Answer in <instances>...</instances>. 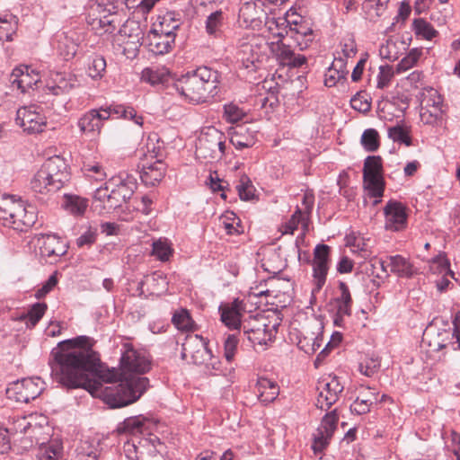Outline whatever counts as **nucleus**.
<instances>
[{
    "label": "nucleus",
    "instance_id": "nucleus-50",
    "mask_svg": "<svg viewBox=\"0 0 460 460\" xmlns=\"http://www.w3.org/2000/svg\"><path fill=\"white\" fill-rule=\"evenodd\" d=\"M120 5V0H97L92 8L93 12L98 13L100 15L108 13L117 14Z\"/></svg>",
    "mask_w": 460,
    "mask_h": 460
},
{
    "label": "nucleus",
    "instance_id": "nucleus-14",
    "mask_svg": "<svg viewBox=\"0 0 460 460\" xmlns=\"http://www.w3.org/2000/svg\"><path fill=\"white\" fill-rule=\"evenodd\" d=\"M108 187L111 188V199L115 208H119L131 198L136 189V180L127 173H119L108 180Z\"/></svg>",
    "mask_w": 460,
    "mask_h": 460
},
{
    "label": "nucleus",
    "instance_id": "nucleus-36",
    "mask_svg": "<svg viewBox=\"0 0 460 460\" xmlns=\"http://www.w3.org/2000/svg\"><path fill=\"white\" fill-rule=\"evenodd\" d=\"M111 199V188L108 187V181L103 187L98 188L93 195V206L98 213L110 212L115 209Z\"/></svg>",
    "mask_w": 460,
    "mask_h": 460
},
{
    "label": "nucleus",
    "instance_id": "nucleus-25",
    "mask_svg": "<svg viewBox=\"0 0 460 460\" xmlns=\"http://www.w3.org/2000/svg\"><path fill=\"white\" fill-rule=\"evenodd\" d=\"M290 20L286 17L268 16L265 17V28L270 34L268 41L280 42L289 31Z\"/></svg>",
    "mask_w": 460,
    "mask_h": 460
},
{
    "label": "nucleus",
    "instance_id": "nucleus-35",
    "mask_svg": "<svg viewBox=\"0 0 460 460\" xmlns=\"http://www.w3.org/2000/svg\"><path fill=\"white\" fill-rule=\"evenodd\" d=\"M230 142L238 150L252 147L256 142L255 131L246 126H239L232 134Z\"/></svg>",
    "mask_w": 460,
    "mask_h": 460
},
{
    "label": "nucleus",
    "instance_id": "nucleus-64",
    "mask_svg": "<svg viewBox=\"0 0 460 460\" xmlns=\"http://www.w3.org/2000/svg\"><path fill=\"white\" fill-rule=\"evenodd\" d=\"M380 367V361L378 358H367L359 364V371L367 376H372L376 374Z\"/></svg>",
    "mask_w": 460,
    "mask_h": 460
},
{
    "label": "nucleus",
    "instance_id": "nucleus-39",
    "mask_svg": "<svg viewBox=\"0 0 460 460\" xmlns=\"http://www.w3.org/2000/svg\"><path fill=\"white\" fill-rule=\"evenodd\" d=\"M341 296L334 299L336 313L349 316L351 314L352 299L348 286L340 282Z\"/></svg>",
    "mask_w": 460,
    "mask_h": 460
},
{
    "label": "nucleus",
    "instance_id": "nucleus-18",
    "mask_svg": "<svg viewBox=\"0 0 460 460\" xmlns=\"http://www.w3.org/2000/svg\"><path fill=\"white\" fill-rule=\"evenodd\" d=\"M270 50L280 66L296 68L306 63V58L304 55L296 54L290 46L282 41H270Z\"/></svg>",
    "mask_w": 460,
    "mask_h": 460
},
{
    "label": "nucleus",
    "instance_id": "nucleus-4",
    "mask_svg": "<svg viewBox=\"0 0 460 460\" xmlns=\"http://www.w3.org/2000/svg\"><path fill=\"white\" fill-rule=\"evenodd\" d=\"M226 136L215 127L204 128L196 143V155L199 158L221 159L225 154Z\"/></svg>",
    "mask_w": 460,
    "mask_h": 460
},
{
    "label": "nucleus",
    "instance_id": "nucleus-43",
    "mask_svg": "<svg viewBox=\"0 0 460 460\" xmlns=\"http://www.w3.org/2000/svg\"><path fill=\"white\" fill-rule=\"evenodd\" d=\"M47 309V305L44 303H36L31 309L21 315L20 320L24 322L27 327H34L43 316Z\"/></svg>",
    "mask_w": 460,
    "mask_h": 460
},
{
    "label": "nucleus",
    "instance_id": "nucleus-16",
    "mask_svg": "<svg viewBox=\"0 0 460 460\" xmlns=\"http://www.w3.org/2000/svg\"><path fill=\"white\" fill-rule=\"evenodd\" d=\"M330 247L326 244H318L314 251L312 261L313 279L315 290L319 291L326 282L330 266Z\"/></svg>",
    "mask_w": 460,
    "mask_h": 460
},
{
    "label": "nucleus",
    "instance_id": "nucleus-63",
    "mask_svg": "<svg viewBox=\"0 0 460 460\" xmlns=\"http://www.w3.org/2000/svg\"><path fill=\"white\" fill-rule=\"evenodd\" d=\"M397 43L392 40H386L379 49V54L383 58L395 60L399 58Z\"/></svg>",
    "mask_w": 460,
    "mask_h": 460
},
{
    "label": "nucleus",
    "instance_id": "nucleus-27",
    "mask_svg": "<svg viewBox=\"0 0 460 460\" xmlns=\"http://www.w3.org/2000/svg\"><path fill=\"white\" fill-rule=\"evenodd\" d=\"M165 164L161 161L148 163L142 161L140 178L147 186H155L164 176Z\"/></svg>",
    "mask_w": 460,
    "mask_h": 460
},
{
    "label": "nucleus",
    "instance_id": "nucleus-41",
    "mask_svg": "<svg viewBox=\"0 0 460 460\" xmlns=\"http://www.w3.org/2000/svg\"><path fill=\"white\" fill-rule=\"evenodd\" d=\"M173 253L171 242L166 238H159L152 243L151 254L161 261H168Z\"/></svg>",
    "mask_w": 460,
    "mask_h": 460
},
{
    "label": "nucleus",
    "instance_id": "nucleus-11",
    "mask_svg": "<svg viewBox=\"0 0 460 460\" xmlns=\"http://www.w3.org/2000/svg\"><path fill=\"white\" fill-rule=\"evenodd\" d=\"M58 174L56 157H49L34 175L31 187L34 192L48 194L55 192V179Z\"/></svg>",
    "mask_w": 460,
    "mask_h": 460
},
{
    "label": "nucleus",
    "instance_id": "nucleus-23",
    "mask_svg": "<svg viewBox=\"0 0 460 460\" xmlns=\"http://www.w3.org/2000/svg\"><path fill=\"white\" fill-rule=\"evenodd\" d=\"M218 310L220 313V319L227 328L237 330L241 327V303L237 299L232 303L220 305Z\"/></svg>",
    "mask_w": 460,
    "mask_h": 460
},
{
    "label": "nucleus",
    "instance_id": "nucleus-10",
    "mask_svg": "<svg viewBox=\"0 0 460 460\" xmlns=\"http://www.w3.org/2000/svg\"><path fill=\"white\" fill-rule=\"evenodd\" d=\"M44 383L40 377L24 378L13 383L7 389L6 394L10 399L18 402H29L36 399L44 390Z\"/></svg>",
    "mask_w": 460,
    "mask_h": 460
},
{
    "label": "nucleus",
    "instance_id": "nucleus-19",
    "mask_svg": "<svg viewBox=\"0 0 460 460\" xmlns=\"http://www.w3.org/2000/svg\"><path fill=\"white\" fill-rule=\"evenodd\" d=\"M385 216V226L387 230L401 231L407 226L406 208L402 203L389 200L384 208Z\"/></svg>",
    "mask_w": 460,
    "mask_h": 460
},
{
    "label": "nucleus",
    "instance_id": "nucleus-45",
    "mask_svg": "<svg viewBox=\"0 0 460 460\" xmlns=\"http://www.w3.org/2000/svg\"><path fill=\"white\" fill-rule=\"evenodd\" d=\"M106 60L104 58L95 55L89 60L87 74L93 80L101 79L106 72Z\"/></svg>",
    "mask_w": 460,
    "mask_h": 460
},
{
    "label": "nucleus",
    "instance_id": "nucleus-3",
    "mask_svg": "<svg viewBox=\"0 0 460 460\" xmlns=\"http://www.w3.org/2000/svg\"><path fill=\"white\" fill-rule=\"evenodd\" d=\"M35 208L11 195H0V219L13 229L23 231L36 222Z\"/></svg>",
    "mask_w": 460,
    "mask_h": 460
},
{
    "label": "nucleus",
    "instance_id": "nucleus-51",
    "mask_svg": "<svg viewBox=\"0 0 460 460\" xmlns=\"http://www.w3.org/2000/svg\"><path fill=\"white\" fill-rule=\"evenodd\" d=\"M164 150L162 145L155 137H149L146 142V154L142 161L147 162L150 159H155V161L163 162Z\"/></svg>",
    "mask_w": 460,
    "mask_h": 460
},
{
    "label": "nucleus",
    "instance_id": "nucleus-31",
    "mask_svg": "<svg viewBox=\"0 0 460 460\" xmlns=\"http://www.w3.org/2000/svg\"><path fill=\"white\" fill-rule=\"evenodd\" d=\"M149 421L143 416H134L127 418L119 423L117 431L119 433H127L133 436L148 433Z\"/></svg>",
    "mask_w": 460,
    "mask_h": 460
},
{
    "label": "nucleus",
    "instance_id": "nucleus-53",
    "mask_svg": "<svg viewBox=\"0 0 460 460\" xmlns=\"http://www.w3.org/2000/svg\"><path fill=\"white\" fill-rule=\"evenodd\" d=\"M172 323L177 329L181 331H192L194 330V322L192 321L189 312L185 309H181L176 312L172 316Z\"/></svg>",
    "mask_w": 460,
    "mask_h": 460
},
{
    "label": "nucleus",
    "instance_id": "nucleus-24",
    "mask_svg": "<svg viewBox=\"0 0 460 460\" xmlns=\"http://www.w3.org/2000/svg\"><path fill=\"white\" fill-rule=\"evenodd\" d=\"M290 20L289 32L295 40L300 49H305L309 47L314 40L313 30L305 22H302V18Z\"/></svg>",
    "mask_w": 460,
    "mask_h": 460
},
{
    "label": "nucleus",
    "instance_id": "nucleus-12",
    "mask_svg": "<svg viewBox=\"0 0 460 460\" xmlns=\"http://www.w3.org/2000/svg\"><path fill=\"white\" fill-rule=\"evenodd\" d=\"M47 423V418L43 415L31 413L29 415H13L8 419L5 432L10 435L29 434L32 435L36 429Z\"/></svg>",
    "mask_w": 460,
    "mask_h": 460
},
{
    "label": "nucleus",
    "instance_id": "nucleus-49",
    "mask_svg": "<svg viewBox=\"0 0 460 460\" xmlns=\"http://www.w3.org/2000/svg\"><path fill=\"white\" fill-rule=\"evenodd\" d=\"M82 172L86 178L96 181H103L107 177L104 168L99 163L84 164Z\"/></svg>",
    "mask_w": 460,
    "mask_h": 460
},
{
    "label": "nucleus",
    "instance_id": "nucleus-61",
    "mask_svg": "<svg viewBox=\"0 0 460 460\" xmlns=\"http://www.w3.org/2000/svg\"><path fill=\"white\" fill-rule=\"evenodd\" d=\"M37 460H58V446L55 443L41 444L38 449Z\"/></svg>",
    "mask_w": 460,
    "mask_h": 460
},
{
    "label": "nucleus",
    "instance_id": "nucleus-17",
    "mask_svg": "<svg viewBox=\"0 0 460 460\" xmlns=\"http://www.w3.org/2000/svg\"><path fill=\"white\" fill-rule=\"evenodd\" d=\"M339 417L333 411L325 414L320 426L314 433V441L312 448L315 454L321 453L329 444L334 431L337 429Z\"/></svg>",
    "mask_w": 460,
    "mask_h": 460
},
{
    "label": "nucleus",
    "instance_id": "nucleus-55",
    "mask_svg": "<svg viewBox=\"0 0 460 460\" xmlns=\"http://www.w3.org/2000/svg\"><path fill=\"white\" fill-rule=\"evenodd\" d=\"M377 401V396L375 393L369 392L366 398L360 399L358 397L351 405V411L358 414H365L370 411L371 405Z\"/></svg>",
    "mask_w": 460,
    "mask_h": 460
},
{
    "label": "nucleus",
    "instance_id": "nucleus-20",
    "mask_svg": "<svg viewBox=\"0 0 460 460\" xmlns=\"http://www.w3.org/2000/svg\"><path fill=\"white\" fill-rule=\"evenodd\" d=\"M40 81L39 74L28 66H17L11 74V84L16 85L22 93L37 86Z\"/></svg>",
    "mask_w": 460,
    "mask_h": 460
},
{
    "label": "nucleus",
    "instance_id": "nucleus-62",
    "mask_svg": "<svg viewBox=\"0 0 460 460\" xmlns=\"http://www.w3.org/2000/svg\"><path fill=\"white\" fill-rule=\"evenodd\" d=\"M389 0H365L363 9L370 15L380 16Z\"/></svg>",
    "mask_w": 460,
    "mask_h": 460
},
{
    "label": "nucleus",
    "instance_id": "nucleus-28",
    "mask_svg": "<svg viewBox=\"0 0 460 460\" xmlns=\"http://www.w3.org/2000/svg\"><path fill=\"white\" fill-rule=\"evenodd\" d=\"M255 393L259 401L267 404L278 397L279 388L276 382L266 377H259L255 385Z\"/></svg>",
    "mask_w": 460,
    "mask_h": 460
},
{
    "label": "nucleus",
    "instance_id": "nucleus-29",
    "mask_svg": "<svg viewBox=\"0 0 460 460\" xmlns=\"http://www.w3.org/2000/svg\"><path fill=\"white\" fill-rule=\"evenodd\" d=\"M262 15H264L263 10L254 2L243 3L239 10V19L246 26H259L261 22Z\"/></svg>",
    "mask_w": 460,
    "mask_h": 460
},
{
    "label": "nucleus",
    "instance_id": "nucleus-40",
    "mask_svg": "<svg viewBox=\"0 0 460 460\" xmlns=\"http://www.w3.org/2000/svg\"><path fill=\"white\" fill-rule=\"evenodd\" d=\"M102 111H106L110 113V118L115 116L116 118H124L134 120L137 125L143 124V118L137 116L136 111L132 107H126L124 105L116 104L111 105L107 108H101Z\"/></svg>",
    "mask_w": 460,
    "mask_h": 460
},
{
    "label": "nucleus",
    "instance_id": "nucleus-38",
    "mask_svg": "<svg viewBox=\"0 0 460 460\" xmlns=\"http://www.w3.org/2000/svg\"><path fill=\"white\" fill-rule=\"evenodd\" d=\"M18 27V18L12 13L0 14V41H12Z\"/></svg>",
    "mask_w": 460,
    "mask_h": 460
},
{
    "label": "nucleus",
    "instance_id": "nucleus-47",
    "mask_svg": "<svg viewBox=\"0 0 460 460\" xmlns=\"http://www.w3.org/2000/svg\"><path fill=\"white\" fill-rule=\"evenodd\" d=\"M429 270L433 274L450 275L454 278V272L450 270V264L445 255L439 254L429 262Z\"/></svg>",
    "mask_w": 460,
    "mask_h": 460
},
{
    "label": "nucleus",
    "instance_id": "nucleus-2",
    "mask_svg": "<svg viewBox=\"0 0 460 460\" xmlns=\"http://www.w3.org/2000/svg\"><path fill=\"white\" fill-rule=\"evenodd\" d=\"M220 75L208 66L182 75L174 84L176 91L190 102H201L219 93Z\"/></svg>",
    "mask_w": 460,
    "mask_h": 460
},
{
    "label": "nucleus",
    "instance_id": "nucleus-30",
    "mask_svg": "<svg viewBox=\"0 0 460 460\" xmlns=\"http://www.w3.org/2000/svg\"><path fill=\"white\" fill-rule=\"evenodd\" d=\"M387 259L390 272L400 278H411L417 271L410 260L402 255H391Z\"/></svg>",
    "mask_w": 460,
    "mask_h": 460
},
{
    "label": "nucleus",
    "instance_id": "nucleus-1",
    "mask_svg": "<svg viewBox=\"0 0 460 460\" xmlns=\"http://www.w3.org/2000/svg\"><path fill=\"white\" fill-rule=\"evenodd\" d=\"M92 347L87 336L59 341V383L68 388H84L111 408L137 402L149 384L148 378L138 376L151 367L147 354L125 343L118 376L115 369L105 367Z\"/></svg>",
    "mask_w": 460,
    "mask_h": 460
},
{
    "label": "nucleus",
    "instance_id": "nucleus-8",
    "mask_svg": "<svg viewBox=\"0 0 460 460\" xmlns=\"http://www.w3.org/2000/svg\"><path fill=\"white\" fill-rule=\"evenodd\" d=\"M443 100L434 88H425L420 93V117L423 123L434 125L442 119Z\"/></svg>",
    "mask_w": 460,
    "mask_h": 460
},
{
    "label": "nucleus",
    "instance_id": "nucleus-7",
    "mask_svg": "<svg viewBox=\"0 0 460 460\" xmlns=\"http://www.w3.org/2000/svg\"><path fill=\"white\" fill-rule=\"evenodd\" d=\"M239 48V54L245 66L247 68L250 66L256 67V63L261 61L267 48L270 49V41L262 35L247 33L245 37L240 40Z\"/></svg>",
    "mask_w": 460,
    "mask_h": 460
},
{
    "label": "nucleus",
    "instance_id": "nucleus-33",
    "mask_svg": "<svg viewBox=\"0 0 460 460\" xmlns=\"http://www.w3.org/2000/svg\"><path fill=\"white\" fill-rule=\"evenodd\" d=\"M348 70L345 60L341 57H335L332 66L325 74L324 84L328 87L334 86L337 83L346 78Z\"/></svg>",
    "mask_w": 460,
    "mask_h": 460
},
{
    "label": "nucleus",
    "instance_id": "nucleus-9",
    "mask_svg": "<svg viewBox=\"0 0 460 460\" xmlns=\"http://www.w3.org/2000/svg\"><path fill=\"white\" fill-rule=\"evenodd\" d=\"M244 334L253 344L266 345L271 341L277 332L278 325L264 316L251 319L243 325Z\"/></svg>",
    "mask_w": 460,
    "mask_h": 460
},
{
    "label": "nucleus",
    "instance_id": "nucleus-26",
    "mask_svg": "<svg viewBox=\"0 0 460 460\" xmlns=\"http://www.w3.org/2000/svg\"><path fill=\"white\" fill-rule=\"evenodd\" d=\"M121 37L125 40L123 43L131 48L137 49L145 43V36L140 24L133 20L127 21L119 30Z\"/></svg>",
    "mask_w": 460,
    "mask_h": 460
},
{
    "label": "nucleus",
    "instance_id": "nucleus-42",
    "mask_svg": "<svg viewBox=\"0 0 460 460\" xmlns=\"http://www.w3.org/2000/svg\"><path fill=\"white\" fill-rule=\"evenodd\" d=\"M323 343V335L321 332H311L305 335L298 341V347L306 354H314L320 349Z\"/></svg>",
    "mask_w": 460,
    "mask_h": 460
},
{
    "label": "nucleus",
    "instance_id": "nucleus-5",
    "mask_svg": "<svg viewBox=\"0 0 460 460\" xmlns=\"http://www.w3.org/2000/svg\"><path fill=\"white\" fill-rule=\"evenodd\" d=\"M167 21L166 17L159 24V29H152L149 31L145 38V45L147 49L154 55H164L169 53L175 42L174 31L180 27V23L173 22L172 30H164V22Z\"/></svg>",
    "mask_w": 460,
    "mask_h": 460
},
{
    "label": "nucleus",
    "instance_id": "nucleus-52",
    "mask_svg": "<svg viewBox=\"0 0 460 460\" xmlns=\"http://www.w3.org/2000/svg\"><path fill=\"white\" fill-rule=\"evenodd\" d=\"M422 55V50L420 49H412L409 53L398 63L396 72L402 73L409 70L414 66Z\"/></svg>",
    "mask_w": 460,
    "mask_h": 460
},
{
    "label": "nucleus",
    "instance_id": "nucleus-37",
    "mask_svg": "<svg viewBox=\"0 0 460 460\" xmlns=\"http://www.w3.org/2000/svg\"><path fill=\"white\" fill-rule=\"evenodd\" d=\"M87 207V200L77 195L64 194L63 196L62 208L73 216L84 215Z\"/></svg>",
    "mask_w": 460,
    "mask_h": 460
},
{
    "label": "nucleus",
    "instance_id": "nucleus-48",
    "mask_svg": "<svg viewBox=\"0 0 460 460\" xmlns=\"http://www.w3.org/2000/svg\"><path fill=\"white\" fill-rule=\"evenodd\" d=\"M307 217L302 214V209L297 208L291 218L282 225L281 231L283 234H293L295 230L297 229L298 225L301 223L304 227H306Z\"/></svg>",
    "mask_w": 460,
    "mask_h": 460
},
{
    "label": "nucleus",
    "instance_id": "nucleus-6",
    "mask_svg": "<svg viewBox=\"0 0 460 460\" xmlns=\"http://www.w3.org/2000/svg\"><path fill=\"white\" fill-rule=\"evenodd\" d=\"M363 183L370 197L380 199L385 190L383 164L380 156H367L363 167Z\"/></svg>",
    "mask_w": 460,
    "mask_h": 460
},
{
    "label": "nucleus",
    "instance_id": "nucleus-22",
    "mask_svg": "<svg viewBox=\"0 0 460 460\" xmlns=\"http://www.w3.org/2000/svg\"><path fill=\"white\" fill-rule=\"evenodd\" d=\"M110 119V113L106 111L91 110L85 113L78 121L81 131L84 133L98 134L103 122Z\"/></svg>",
    "mask_w": 460,
    "mask_h": 460
},
{
    "label": "nucleus",
    "instance_id": "nucleus-44",
    "mask_svg": "<svg viewBox=\"0 0 460 460\" xmlns=\"http://www.w3.org/2000/svg\"><path fill=\"white\" fill-rule=\"evenodd\" d=\"M99 446L89 441H82L76 448L75 460H98Z\"/></svg>",
    "mask_w": 460,
    "mask_h": 460
},
{
    "label": "nucleus",
    "instance_id": "nucleus-57",
    "mask_svg": "<svg viewBox=\"0 0 460 460\" xmlns=\"http://www.w3.org/2000/svg\"><path fill=\"white\" fill-rule=\"evenodd\" d=\"M236 190L240 199L243 200H251L254 197V187L250 178L245 174L240 177Z\"/></svg>",
    "mask_w": 460,
    "mask_h": 460
},
{
    "label": "nucleus",
    "instance_id": "nucleus-21",
    "mask_svg": "<svg viewBox=\"0 0 460 460\" xmlns=\"http://www.w3.org/2000/svg\"><path fill=\"white\" fill-rule=\"evenodd\" d=\"M124 452L128 460H164V456L149 444L147 447H137L134 441H127L124 444Z\"/></svg>",
    "mask_w": 460,
    "mask_h": 460
},
{
    "label": "nucleus",
    "instance_id": "nucleus-15",
    "mask_svg": "<svg viewBox=\"0 0 460 460\" xmlns=\"http://www.w3.org/2000/svg\"><path fill=\"white\" fill-rule=\"evenodd\" d=\"M37 109L36 105L23 106L19 108L16 112V124L29 134L42 132L47 127L45 117Z\"/></svg>",
    "mask_w": 460,
    "mask_h": 460
},
{
    "label": "nucleus",
    "instance_id": "nucleus-58",
    "mask_svg": "<svg viewBox=\"0 0 460 460\" xmlns=\"http://www.w3.org/2000/svg\"><path fill=\"white\" fill-rule=\"evenodd\" d=\"M223 25V13L216 11L210 13L206 20V31L209 35L217 36Z\"/></svg>",
    "mask_w": 460,
    "mask_h": 460
},
{
    "label": "nucleus",
    "instance_id": "nucleus-54",
    "mask_svg": "<svg viewBox=\"0 0 460 460\" xmlns=\"http://www.w3.org/2000/svg\"><path fill=\"white\" fill-rule=\"evenodd\" d=\"M246 115V112L237 104L227 103L224 105L223 118L228 123H236L241 121Z\"/></svg>",
    "mask_w": 460,
    "mask_h": 460
},
{
    "label": "nucleus",
    "instance_id": "nucleus-34",
    "mask_svg": "<svg viewBox=\"0 0 460 460\" xmlns=\"http://www.w3.org/2000/svg\"><path fill=\"white\" fill-rule=\"evenodd\" d=\"M171 78L170 72L164 66H151L145 68L141 73V80L152 86L164 85Z\"/></svg>",
    "mask_w": 460,
    "mask_h": 460
},
{
    "label": "nucleus",
    "instance_id": "nucleus-46",
    "mask_svg": "<svg viewBox=\"0 0 460 460\" xmlns=\"http://www.w3.org/2000/svg\"><path fill=\"white\" fill-rule=\"evenodd\" d=\"M118 23L117 14H102L98 19H94L93 22V29L100 31V33H112Z\"/></svg>",
    "mask_w": 460,
    "mask_h": 460
},
{
    "label": "nucleus",
    "instance_id": "nucleus-56",
    "mask_svg": "<svg viewBox=\"0 0 460 460\" xmlns=\"http://www.w3.org/2000/svg\"><path fill=\"white\" fill-rule=\"evenodd\" d=\"M361 144L368 152H375L379 147V135L374 128L366 129L361 136Z\"/></svg>",
    "mask_w": 460,
    "mask_h": 460
},
{
    "label": "nucleus",
    "instance_id": "nucleus-60",
    "mask_svg": "<svg viewBox=\"0 0 460 460\" xmlns=\"http://www.w3.org/2000/svg\"><path fill=\"white\" fill-rule=\"evenodd\" d=\"M413 24L416 33L426 40H432L438 33L433 26L423 19H416Z\"/></svg>",
    "mask_w": 460,
    "mask_h": 460
},
{
    "label": "nucleus",
    "instance_id": "nucleus-13",
    "mask_svg": "<svg viewBox=\"0 0 460 460\" xmlns=\"http://www.w3.org/2000/svg\"><path fill=\"white\" fill-rule=\"evenodd\" d=\"M343 389L344 386L340 383L336 376L329 375L326 377H323L318 381L317 385L319 394L316 406L322 410H328L338 401Z\"/></svg>",
    "mask_w": 460,
    "mask_h": 460
},
{
    "label": "nucleus",
    "instance_id": "nucleus-59",
    "mask_svg": "<svg viewBox=\"0 0 460 460\" xmlns=\"http://www.w3.org/2000/svg\"><path fill=\"white\" fill-rule=\"evenodd\" d=\"M388 137L394 142H399L406 145L407 146L411 145V139L409 136V132L400 125L391 127L388 128Z\"/></svg>",
    "mask_w": 460,
    "mask_h": 460
},
{
    "label": "nucleus",
    "instance_id": "nucleus-32",
    "mask_svg": "<svg viewBox=\"0 0 460 460\" xmlns=\"http://www.w3.org/2000/svg\"><path fill=\"white\" fill-rule=\"evenodd\" d=\"M79 41L80 37L76 31L63 32L62 41H59V56L66 61L73 59L77 53Z\"/></svg>",
    "mask_w": 460,
    "mask_h": 460
}]
</instances>
